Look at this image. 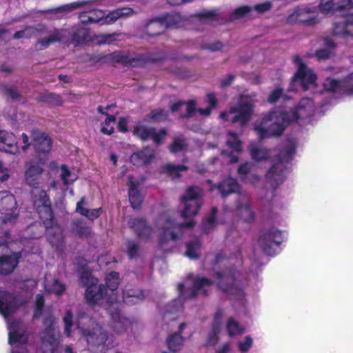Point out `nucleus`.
Here are the masks:
<instances>
[{
  "label": "nucleus",
  "mask_w": 353,
  "mask_h": 353,
  "mask_svg": "<svg viewBox=\"0 0 353 353\" xmlns=\"http://www.w3.org/2000/svg\"><path fill=\"white\" fill-rule=\"evenodd\" d=\"M165 59L163 54H137L132 56L130 52L124 53L122 51H115L99 55L97 61L110 64L119 63L125 67L140 68L148 63L160 62Z\"/></svg>",
  "instance_id": "nucleus-1"
},
{
  "label": "nucleus",
  "mask_w": 353,
  "mask_h": 353,
  "mask_svg": "<svg viewBox=\"0 0 353 353\" xmlns=\"http://www.w3.org/2000/svg\"><path fill=\"white\" fill-rule=\"evenodd\" d=\"M241 272L234 265H231L215 273L216 287L225 294L230 299L241 301L245 297L243 288L238 282Z\"/></svg>",
  "instance_id": "nucleus-2"
},
{
  "label": "nucleus",
  "mask_w": 353,
  "mask_h": 353,
  "mask_svg": "<svg viewBox=\"0 0 353 353\" xmlns=\"http://www.w3.org/2000/svg\"><path fill=\"white\" fill-rule=\"evenodd\" d=\"M295 153L296 145L294 142L289 141L285 148L281 150L276 155V162L267 172L265 179L274 189L285 180L288 172L285 163L293 159Z\"/></svg>",
  "instance_id": "nucleus-3"
},
{
  "label": "nucleus",
  "mask_w": 353,
  "mask_h": 353,
  "mask_svg": "<svg viewBox=\"0 0 353 353\" xmlns=\"http://www.w3.org/2000/svg\"><path fill=\"white\" fill-rule=\"evenodd\" d=\"M265 119L272 121L268 128L263 127L262 124L254 126V130L261 140L272 137H281L287 127L292 123L286 110L278 109L270 111Z\"/></svg>",
  "instance_id": "nucleus-4"
},
{
  "label": "nucleus",
  "mask_w": 353,
  "mask_h": 353,
  "mask_svg": "<svg viewBox=\"0 0 353 353\" xmlns=\"http://www.w3.org/2000/svg\"><path fill=\"white\" fill-rule=\"evenodd\" d=\"M202 190L198 186H189L185 190V194L181 196V203L184 205V209L181 212V216L189 219L196 215L201 208Z\"/></svg>",
  "instance_id": "nucleus-5"
},
{
  "label": "nucleus",
  "mask_w": 353,
  "mask_h": 353,
  "mask_svg": "<svg viewBox=\"0 0 353 353\" xmlns=\"http://www.w3.org/2000/svg\"><path fill=\"white\" fill-rule=\"evenodd\" d=\"M83 319H88V316L85 312H79L77 315L76 323L77 327L81 330L82 336L85 338L87 343L93 347L104 345L108 338L107 332L98 324H96L92 329L81 327V320Z\"/></svg>",
  "instance_id": "nucleus-6"
},
{
  "label": "nucleus",
  "mask_w": 353,
  "mask_h": 353,
  "mask_svg": "<svg viewBox=\"0 0 353 353\" xmlns=\"http://www.w3.org/2000/svg\"><path fill=\"white\" fill-rule=\"evenodd\" d=\"M283 241L282 232L275 228L263 229L259 238V245L262 252L270 256L275 254V247H279Z\"/></svg>",
  "instance_id": "nucleus-7"
},
{
  "label": "nucleus",
  "mask_w": 353,
  "mask_h": 353,
  "mask_svg": "<svg viewBox=\"0 0 353 353\" xmlns=\"http://www.w3.org/2000/svg\"><path fill=\"white\" fill-rule=\"evenodd\" d=\"M33 205L43 225L51 226L54 214L49 196L45 190H40L34 196Z\"/></svg>",
  "instance_id": "nucleus-8"
},
{
  "label": "nucleus",
  "mask_w": 353,
  "mask_h": 353,
  "mask_svg": "<svg viewBox=\"0 0 353 353\" xmlns=\"http://www.w3.org/2000/svg\"><path fill=\"white\" fill-rule=\"evenodd\" d=\"M293 61L294 63L298 64L299 68L292 77V81L298 82L301 85L303 90L306 91L309 89L310 85L315 84L316 75L302 61L299 55H295Z\"/></svg>",
  "instance_id": "nucleus-9"
},
{
  "label": "nucleus",
  "mask_w": 353,
  "mask_h": 353,
  "mask_svg": "<svg viewBox=\"0 0 353 353\" xmlns=\"http://www.w3.org/2000/svg\"><path fill=\"white\" fill-rule=\"evenodd\" d=\"M287 113L292 123L310 118L314 113L313 101L310 98H303L293 108L287 110Z\"/></svg>",
  "instance_id": "nucleus-10"
},
{
  "label": "nucleus",
  "mask_w": 353,
  "mask_h": 353,
  "mask_svg": "<svg viewBox=\"0 0 353 353\" xmlns=\"http://www.w3.org/2000/svg\"><path fill=\"white\" fill-rule=\"evenodd\" d=\"M254 112L253 105L248 101H240L230 108L229 113L235 114L231 119L232 123H239L245 126L251 119Z\"/></svg>",
  "instance_id": "nucleus-11"
},
{
  "label": "nucleus",
  "mask_w": 353,
  "mask_h": 353,
  "mask_svg": "<svg viewBox=\"0 0 353 353\" xmlns=\"http://www.w3.org/2000/svg\"><path fill=\"white\" fill-rule=\"evenodd\" d=\"M134 134L141 141H145L148 139H152L154 143L159 145L162 143L163 139L167 134V130L161 128L157 132L154 127H148L143 125H138L134 128Z\"/></svg>",
  "instance_id": "nucleus-12"
},
{
  "label": "nucleus",
  "mask_w": 353,
  "mask_h": 353,
  "mask_svg": "<svg viewBox=\"0 0 353 353\" xmlns=\"http://www.w3.org/2000/svg\"><path fill=\"white\" fill-rule=\"evenodd\" d=\"M30 135L31 143L36 153L41 154L50 152L52 149V140L47 133L34 128L31 130Z\"/></svg>",
  "instance_id": "nucleus-13"
},
{
  "label": "nucleus",
  "mask_w": 353,
  "mask_h": 353,
  "mask_svg": "<svg viewBox=\"0 0 353 353\" xmlns=\"http://www.w3.org/2000/svg\"><path fill=\"white\" fill-rule=\"evenodd\" d=\"M106 310L112 321L114 331L118 334L124 332L126 330L129 320L121 313L120 304L117 302H112Z\"/></svg>",
  "instance_id": "nucleus-14"
},
{
  "label": "nucleus",
  "mask_w": 353,
  "mask_h": 353,
  "mask_svg": "<svg viewBox=\"0 0 353 353\" xmlns=\"http://www.w3.org/2000/svg\"><path fill=\"white\" fill-rule=\"evenodd\" d=\"M15 295L8 291L0 290V314L5 318L11 316L19 309Z\"/></svg>",
  "instance_id": "nucleus-15"
},
{
  "label": "nucleus",
  "mask_w": 353,
  "mask_h": 353,
  "mask_svg": "<svg viewBox=\"0 0 353 353\" xmlns=\"http://www.w3.org/2000/svg\"><path fill=\"white\" fill-rule=\"evenodd\" d=\"M1 203L3 206L2 210L5 211L6 215L3 217H0V224L11 223L15 221L18 217V214L15 212L17 203L14 196L7 194L2 196Z\"/></svg>",
  "instance_id": "nucleus-16"
},
{
  "label": "nucleus",
  "mask_w": 353,
  "mask_h": 353,
  "mask_svg": "<svg viewBox=\"0 0 353 353\" xmlns=\"http://www.w3.org/2000/svg\"><path fill=\"white\" fill-rule=\"evenodd\" d=\"M319 8L324 14L346 12L353 8V0H341L338 4L334 0H321Z\"/></svg>",
  "instance_id": "nucleus-17"
},
{
  "label": "nucleus",
  "mask_w": 353,
  "mask_h": 353,
  "mask_svg": "<svg viewBox=\"0 0 353 353\" xmlns=\"http://www.w3.org/2000/svg\"><path fill=\"white\" fill-rule=\"evenodd\" d=\"M130 227L133 230L137 237L143 241L150 239L153 233L152 227L143 218H134L129 223Z\"/></svg>",
  "instance_id": "nucleus-18"
},
{
  "label": "nucleus",
  "mask_w": 353,
  "mask_h": 353,
  "mask_svg": "<svg viewBox=\"0 0 353 353\" xmlns=\"http://www.w3.org/2000/svg\"><path fill=\"white\" fill-rule=\"evenodd\" d=\"M106 294V287L97 283L88 286L85 292V299L90 305L94 306L103 300Z\"/></svg>",
  "instance_id": "nucleus-19"
},
{
  "label": "nucleus",
  "mask_w": 353,
  "mask_h": 353,
  "mask_svg": "<svg viewBox=\"0 0 353 353\" xmlns=\"http://www.w3.org/2000/svg\"><path fill=\"white\" fill-rule=\"evenodd\" d=\"M210 189H216L223 198H226L230 194L239 192L241 190V185L236 179L228 177L217 184H212Z\"/></svg>",
  "instance_id": "nucleus-20"
},
{
  "label": "nucleus",
  "mask_w": 353,
  "mask_h": 353,
  "mask_svg": "<svg viewBox=\"0 0 353 353\" xmlns=\"http://www.w3.org/2000/svg\"><path fill=\"white\" fill-rule=\"evenodd\" d=\"M310 11L305 9H297L286 18L288 24L301 23L307 26H313L317 23V19L310 17Z\"/></svg>",
  "instance_id": "nucleus-21"
},
{
  "label": "nucleus",
  "mask_w": 353,
  "mask_h": 353,
  "mask_svg": "<svg viewBox=\"0 0 353 353\" xmlns=\"http://www.w3.org/2000/svg\"><path fill=\"white\" fill-rule=\"evenodd\" d=\"M47 231V239L53 247L58 248L64 243V236L62 227L58 224L54 219L52 218V225L47 227L44 225Z\"/></svg>",
  "instance_id": "nucleus-22"
},
{
  "label": "nucleus",
  "mask_w": 353,
  "mask_h": 353,
  "mask_svg": "<svg viewBox=\"0 0 353 353\" xmlns=\"http://www.w3.org/2000/svg\"><path fill=\"white\" fill-rule=\"evenodd\" d=\"M0 150L10 154H16L19 148L14 134L0 130Z\"/></svg>",
  "instance_id": "nucleus-23"
},
{
  "label": "nucleus",
  "mask_w": 353,
  "mask_h": 353,
  "mask_svg": "<svg viewBox=\"0 0 353 353\" xmlns=\"http://www.w3.org/2000/svg\"><path fill=\"white\" fill-rule=\"evenodd\" d=\"M128 185H129V201L133 209H139L143 201V196L139 190V183L134 180L132 175L128 176Z\"/></svg>",
  "instance_id": "nucleus-24"
},
{
  "label": "nucleus",
  "mask_w": 353,
  "mask_h": 353,
  "mask_svg": "<svg viewBox=\"0 0 353 353\" xmlns=\"http://www.w3.org/2000/svg\"><path fill=\"white\" fill-rule=\"evenodd\" d=\"M145 299L143 291L132 285H127L123 290V301L126 305L137 304Z\"/></svg>",
  "instance_id": "nucleus-25"
},
{
  "label": "nucleus",
  "mask_w": 353,
  "mask_h": 353,
  "mask_svg": "<svg viewBox=\"0 0 353 353\" xmlns=\"http://www.w3.org/2000/svg\"><path fill=\"white\" fill-rule=\"evenodd\" d=\"M155 157L154 151L149 147L134 152L130 157V162L135 166L150 163Z\"/></svg>",
  "instance_id": "nucleus-26"
},
{
  "label": "nucleus",
  "mask_w": 353,
  "mask_h": 353,
  "mask_svg": "<svg viewBox=\"0 0 353 353\" xmlns=\"http://www.w3.org/2000/svg\"><path fill=\"white\" fill-rule=\"evenodd\" d=\"M177 228V223L171 218L166 219L165 225L162 228V232L159 236V244L162 246L167 241L178 239L177 234L172 230Z\"/></svg>",
  "instance_id": "nucleus-27"
},
{
  "label": "nucleus",
  "mask_w": 353,
  "mask_h": 353,
  "mask_svg": "<svg viewBox=\"0 0 353 353\" xmlns=\"http://www.w3.org/2000/svg\"><path fill=\"white\" fill-rule=\"evenodd\" d=\"M85 199L83 196L77 203L75 212L80 215L85 216L90 221H94L101 216L102 213L101 208L90 210L85 207Z\"/></svg>",
  "instance_id": "nucleus-28"
},
{
  "label": "nucleus",
  "mask_w": 353,
  "mask_h": 353,
  "mask_svg": "<svg viewBox=\"0 0 353 353\" xmlns=\"http://www.w3.org/2000/svg\"><path fill=\"white\" fill-rule=\"evenodd\" d=\"M91 40L90 30L85 28L76 27L70 34V41L74 46L88 43Z\"/></svg>",
  "instance_id": "nucleus-29"
},
{
  "label": "nucleus",
  "mask_w": 353,
  "mask_h": 353,
  "mask_svg": "<svg viewBox=\"0 0 353 353\" xmlns=\"http://www.w3.org/2000/svg\"><path fill=\"white\" fill-rule=\"evenodd\" d=\"M236 213L240 219L246 223H252L255 219V214L251 208L248 201L244 202L238 201L236 203Z\"/></svg>",
  "instance_id": "nucleus-30"
},
{
  "label": "nucleus",
  "mask_w": 353,
  "mask_h": 353,
  "mask_svg": "<svg viewBox=\"0 0 353 353\" xmlns=\"http://www.w3.org/2000/svg\"><path fill=\"white\" fill-rule=\"evenodd\" d=\"M71 232L79 238H88L91 234V227L82 219L77 218L72 221Z\"/></svg>",
  "instance_id": "nucleus-31"
},
{
  "label": "nucleus",
  "mask_w": 353,
  "mask_h": 353,
  "mask_svg": "<svg viewBox=\"0 0 353 353\" xmlns=\"http://www.w3.org/2000/svg\"><path fill=\"white\" fill-rule=\"evenodd\" d=\"M63 34L61 30L55 29L52 34L48 37H45L37 41L35 44V50L37 51L43 50L50 46V44L56 42H60L62 40Z\"/></svg>",
  "instance_id": "nucleus-32"
},
{
  "label": "nucleus",
  "mask_w": 353,
  "mask_h": 353,
  "mask_svg": "<svg viewBox=\"0 0 353 353\" xmlns=\"http://www.w3.org/2000/svg\"><path fill=\"white\" fill-rule=\"evenodd\" d=\"M202 247L201 241L195 238L185 243V256L192 260H198L201 257L200 251Z\"/></svg>",
  "instance_id": "nucleus-33"
},
{
  "label": "nucleus",
  "mask_w": 353,
  "mask_h": 353,
  "mask_svg": "<svg viewBox=\"0 0 353 353\" xmlns=\"http://www.w3.org/2000/svg\"><path fill=\"white\" fill-rule=\"evenodd\" d=\"M37 101L51 105L61 106L63 104V100L60 94L48 90L39 92Z\"/></svg>",
  "instance_id": "nucleus-34"
},
{
  "label": "nucleus",
  "mask_w": 353,
  "mask_h": 353,
  "mask_svg": "<svg viewBox=\"0 0 353 353\" xmlns=\"http://www.w3.org/2000/svg\"><path fill=\"white\" fill-rule=\"evenodd\" d=\"M46 30V26L43 24H38L36 26H28L24 30L17 31L13 38L14 39H19L23 37L30 38L35 37L37 34L44 33Z\"/></svg>",
  "instance_id": "nucleus-35"
},
{
  "label": "nucleus",
  "mask_w": 353,
  "mask_h": 353,
  "mask_svg": "<svg viewBox=\"0 0 353 353\" xmlns=\"http://www.w3.org/2000/svg\"><path fill=\"white\" fill-rule=\"evenodd\" d=\"M214 283V281L204 276H196L193 281L192 289L191 292V297L194 298L199 290H203L202 292L204 296H208V292L205 289V286H210Z\"/></svg>",
  "instance_id": "nucleus-36"
},
{
  "label": "nucleus",
  "mask_w": 353,
  "mask_h": 353,
  "mask_svg": "<svg viewBox=\"0 0 353 353\" xmlns=\"http://www.w3.org/2000/svg\"><path fill=\"white\" fill-rule=\"evenodd\" d=\"M133 12L130 8H119L110 11L105 17L104 16L103 23H112L117 19L130 16Z\"/></svg>",
  "instance_id": "nucleus-37"
},
{
  "label": "nucleus",
  "mask_w": 353,
  "mask_h": 353,
  "mask_svg": "<svg viewBox=\"0 0 353 353\" xmlns=\"http://www.w3.org/2000/svg\"><path fill=\"white\" fill-rule=\"evenodd\" d=\"M42 171V168L39 165L31 164L28 166L25 174L27 183L34 187L38 185V176Z\"/></svg>",
  "instance_id": "nucleus-38"
},
{
  "label": "nucleus",
  "mask_w": 353,
  "mask_h": 353,
  "mask_svg": "<svg viewBox=\"0 0 353 353\" xmlns=\"http://www.w3.org/2000/svg\"><path fill=\"white\" fill-rule=\"evenodd\" d=\"M188 166L185 165H174L168 163L162 166V172L173 179L180 178L181 172H185L188 170Z\"/></svg>",
  "instance_id": "nucleus-39"
},
{
  "label": "nucleus",
  "mask_w": 353,
  "mask_h": 353,
  "mask_svg": "<svg viewBox=\"0 0 353 353\" xmlns=\"http://www.w3.org/2000/svg\"><path fill=\"white\" fill-rule=\"evenodd\" d=\"M145 32L150 37H156L165 32V26L162 25L159 18L152 19L146 25Z\"/></svg>",
  "instance_id": "nucleus-40"
},
{
  "label": "nucleus",
  "mask_w": 353,
  "mask_h": 353,
  "mask_svg": "<svg viewBox=\"0 0 353 353\" xmlns=\"http://www.w3.org/2000/svg\"><path fill=\"white\" fill-rule=\"evenodd\" d=\"M184 343V337L174 332L170 334L167 339L168 347L172 352H176L180 350Z\"/></svg>",
  "instance_id": "nucleus-41"
},
{
  "label": "nucleus",
  "mask_w": 353,
  "mask_h": 353,
  "mask_svg": "<svg viewBox=\"0 0 353 353\" xmlns=\"http://www.w3.org/2000/svg\"><path fill=\"white\" fill-rule=\"evenodd\" d=\"M343 82H345V78L341 80L327 78L323 83V88L326 91L334 93L340 92L343 94Z\"/></svg>",
  "instance_id": "nucleus-42"
},
{
  "label": "nucleus",
  "mask_w": 353,
  "mask_h": 353,
  "mask_svg": "<svg viewBox=\"0 0 353 353\" xmlns=\"http://www.w3.org/2000/svg\"><path fill=\"white\" fill-rule=\"evenodd\" d=\"M119 34L117 33H112V34H94L91 36L90 42H94L98 45H103L105 43H111L114 41H116V37Z\"/></svg>",
  "instance_id": "nucleus-43"
},
{
  "label": "nucleus",
  "mask_w": 353,
  "mask_h": 353,
  "mask_svg": "<svg viewBox=\"0 0 353 353\" xmlns=\"http://www.w3.org/2000/svg\"><path fill=\"white\" fill-rule=\"evenodd\" d=\"M119 285V274L117 272L112 271L107 274L105 277L106 290L108 288L111 291L117 290Z\"/></svg>",
  "instance_id": "nucleus-44"
},
{
  "label": "nucleus",
  "mask_w": 353,
  "mask_h": 353,
  "mask_svg": "<svg viewBox=\"0 0 353 353\" xmlns=\"http://www.w3.org/2000/svg\"><path fill=\"white\" fill-rule=\"evenodd\" d=\"M8 342L10 345H26L28 342V338L24 334L14 330L9 332Z\"/></svg>",
  "instance_id": "nucleus-45"
},
{
  "label": "nucleus",
  "mask_w": 353,
  "mask_h": 353,
  "mask_svg": "<svg viewBox=\"0 0 353 353\" xmlns=\"http://www.w3.org/2000/svg\"><path fill=\"white\" fill-rule=\"evenodd\" d=\"M140 246L134 241L128 240L125 252L130 259H137L139 256Z\"/></svg>",
  "instance_id": "nucleus-46"
},
{
  "label": "nucleus",
  "mask_w": 353,
  "mask_h": 353,
  "mask_svg": "<svg viewBox=\"0 0 353 353\" xmlns=\"http://www.w3.org/2000/svg\"><path fill=\"white\" fill-rule=\"evenodd\" d=\"M228 135L230 136L232 139L226 141L227 145L237 152L242 151V142L239 140L237 133L232 131H229Z\"/></svg>",
  "instance_id": "nucleus-47"
},
{
  "label": "nucleus",
  "mask_w": 353,
  "mask_h": 353,
  "mask_svg": "<svg viewBox=\"0 0 353 353\" xmlns=\"http://www.w3.org/2000/svg\"><path fill=\"white\" fill-rule=\"evenodd\" d=\"M94 1H95V0L78 1L59 6L57 8V10L58 12L72 11Z\"/></svg>",
  "instance_id": "nucleus-48"
},
{
  "label": "nucleus",
  "mask_w": 353,
  "mask_h": 353,
  "mask_svg": "<svg viewBox=\"0 0 353 353\" xmlns=\"http://www.w3.org/2000/svg\"><path fill=\"white\" fill-rule=\"evenodd\" d=\"M0 90L6 96L15 101L21 98V95L16 88L0 83Z\"/></svg>",
  "instance_id": "nucleus-49"
},
{
  "label": "nucleus",
  "mask_w": 353,
  "mask_h": 353,
  "mask_svg": "<svg viewBox=\"0 0 353 353\" xmlns=\"http://www.w3.org/2000/svg\"><path fill=\"white\" fill-rule=\"evenodd\" d=\"M252 158L256 161L266 160L269 157V152L267 149L253 147L250 149Z\"/></svg>",
  "instance_id": "nucleus-50"
},
{
  "label": "nucleus",
  "mask_w": 353,
  "mask_h": 353,
  "mask_svg": "<svg viewBox=\"0 0 353 353\" xmlns=\"http://www.w3.org/2000/svg\"><path fill=\"white\" fill-rule=\"evenodd\" d=\"M226 330L230 336L241 334L243 332V329L241 328L239 323L232 317L228 321Z\"/></svg>",
  "instance_id": "nucleus-51"
},
{
  "label": "nucleus",
  "mask_w": 353,
  "mask_h": 353,
  "mask_svg": "<svg viewBox=\"0 0 353 353\" xmlns=\"http://www.w3.org/2000/svg\"><path fill=\"white\" fill-rule=\"evenodd\" d=\"M347 19L335 22L333 26V34L336 36L347 38Z\"/></svg>",
  "instance_id": "nucleus-52"
},
{
  "label": "nucleus",
  "mask_w": 353,
  "mask_h": 353,
  "mask_svg": "<svg viewBox=\"0 0 353 353\" xmlns=\"http://www.w3.org/2000/svg\"><path fill=\"white\" fill-rule=\"evenodd\" d=\"M188 145L186 144L184 139L181 137H175L173 139L172 143L170 145L169 150L171 153H176L181 152L186 149Z\"/></svg>",
  "instance_id": "nucleus-53"
},
{
  "label": "nucleus",
  "mask_w": 353,
  "mask_h": 353,
  "mask_svg": "<svg viewBox=\"0 0 353 353\" xmlns=\"http://www.w3.org/2000/svg\"><path fill=\"white\" fill-rule=\"evenodd\" d=\"M162 25L165 26V30L168 28L174 26L178 23V16L172 14H166L159 18Z\"/></svg>",
  "instance_id": "nucleus-54"
},
{
  "label": "nucleus",
  "mask_w": 353,
  "mask_h": 353,
  "mask_svg": "<svg viewBox=\"0 0 353 353\" xmlns=\"http://www.w3.org/2000/svg\"><path fill=\"white\" fill-rule=\"evenodd\" d=\"M80 281L84 287L88 288L90 285H94L98 283V279L94 278L92 273L88 271H83L80 276Z\"/></svg>",
  "instance_id": "nucleus-55"
},
{
  "label": "nucleus",
  "mask_w": 353,
  "mask_h": 353,
  "mask_svg": "<svg viewBox=\"0 0 353 353\" xmlns=\"http://www.w3.org/2000/svg\"><path fill=\"white\" fill-rule=\"evenodd\" d=\"M73 314L71 310H67L63 317L65 324L64 333L67 336H70L72 332V327L73 325Z\"/></svg>",
  "instance_id": "nucleus-56"
},
{
  "label": "nucleus",
  "mask_w": 353,
  "mask_h": 353,
  "mask_svg": "<svg viewBox=\"0 0 353 353\" xmlns=\"http://www.w3.org/2000/svg\"><path fill=\"white\" fill-rule=\"evenodd\" d=\"M343 94L353 96V72L345 77Z\"/></svg>",
  "instance_id": "nucleus-57"
},
{
  "label": "nucleus",
  "mask_w": 353,
  "mask_h": 353,
  "mask_svg": "<svg viewBox=\"0 0 353 353\" xmlns=\"http://www.w3.org/2000/svg\"><path fill=\"white\" fill-rule=\"evenodd\" d=\"M65 285L58 279H54L50 288V291L57 296H61L65 291Z\"/></svg>",
  "instance_id": "nucleus-58"
},
{
  "label": "nucleus",
  "mask_w": 353,
  "mask_h": 353,
  "mask_svg": "<svg viewBox=\"0 0 353 353\" xmlns=\"http://www.w3.org/2000/svg\"><path fill=\"white\" fill-rule=\"evenodd\" d=\"M185 104L187 106L186 113L184 114H181L180 116V117L182 118V119L190 118V117H192L193 116V114L196 111V101L194 100V99H190V100H188V101L185 102Z\"/></svg>",
  "instance_id": "nucleus-59"
},
{
  "label": "nucleus",
  "mask_w": 353,
  "mask_h": 353,
  "mask_svg": "<svg viewBox=\"0 0 353 353\" xmlns=\"http://www.w3.org/2000/svg\"><path fill=\"white\" fill-rule=\"evenodd\" d=\"M149 118L154 121H162L167 118V114L163 109H155L151 111Z\"/></svg>",
  "instance_id": "nucleus-60"
},
{
  "label": "nucleus",
  "mask_w": 353,
  "mask_h": 353,
  "mask_svg": "<svg viewBox=\"0 0 353 353\" xmlns=\"http://www.w3.org/2000/svg\"><path fill=\"white\" fill-rule=\"evenodd\" d=\"M168 70L179 79H186L190 77L189 72L183 68L173 66L168 68Z\"/></svg>",
  "instance_id": "nucleus-61"
},
{
  "label": "nucleus",
  "mask_w": 353,
  "mask_h": 353,
  "mask_svg": "<svg viewBox=\"0 0 353 353\" xmlns=\"http://www.w3.org/2000/svg\"><path fill=\"white\" fill-rule=\"evenodd\" d=\"M217 15L218 12L215 10H204L196 14V17L201 20H212L214 19Z\"/></svg>",
  "instance_id": "nucleus-62"
},
{
  "label": "nucleus",
  "mask_w": 353,
  "mask_h": 353,
  "mask_svg": "<svg viewBox=\"0 0 353 353\" xmlns=\"http://www.w3.org/2000/svg\"><path fill=\"white\" fill-rule=\"evenodd\" d=\"M252 10V7L249 6H243L236 8L233 14L236 18H242L248 15Z\"/></svg>",
  "instance_id": "nucleus-63"
},
{
  "label": "nucleus",
  "mask_w": 353,
  "mask_h": 353,
  "mask_svg": "<svg viewBox=\"0 0 353 353\" xmlns=\"http://www.w3.org/2000/svg\"><path fill=\"white\" fill-rule=\"evenodd\" d=\"M61 179L65 185H68L74 181V179H73L71 182L69 181L68 178L71 176L72 173L66 165H61Z\"/></svg>",
  "instance_id": "nucleus-64"
}]
</instances>
